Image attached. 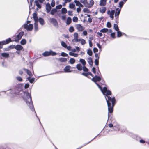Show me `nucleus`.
<instances>
[{"instance_id": "obj_59", "label": "nucleus", "mask_w": 149, "mask_h": 149, "mask_svg": "<svg viewBox=\"0 0 149 149\" xmlns=\"http://www.w3.org/2000/svg\"><path fill=\"white\" fill-rule=\"evenodd\" d=\"M106 26L108 28H111V22H108L107 23Z\"/></svg>"}, {"instance_id": "obj_14", "label": "nucleus", "mask_w": 149, "mask_h": 149, "mask_svg": "<svg viewBox=\"0 0 149 149\" xmlns=\"http://www.w3.org/2000/svg\"><path fill=\"white\" fill-rule=\"evenodd\" d=\"M76 28L79 31H82L84 29V27L80 24L76 25Z\"/></svg>"}, {"instance_id": "obj_45", "label": "nucleus", "mask_w": 149, "mask_h": 149, "mask_svg": "<svg viewBox=\"0 0 149 149\" xmlns=\"http://www.w3.org/2000/svg\"><path fill=\"white\" fill-rule=\"evenodd\" d=\"M61 72H62V71H57V72H55L54 73L50 74H47V75H42V76H39L38 77V78H39V77H43V76H46V75H51V74H58V73H61Z\"/></svg>"}, {"instance_id": "obj_13", "label": "nucleus", "mask_w": 149, "mask_h": 149, "mask_svg": "<svg viewBox=\"0 0 149 149\" xmlns=\"http://www.w3.org/2000/svg\"><path fill=\"white\" fill-rule=\"evenodd\" d=\"M33 18L34 19L35 22H38L39 18L37 16V13L36 12H35L33 14Z\"/></svg>"}, {"instance_id": "obj_21", "label": "nucleus", "mask_w": 149, "mask_h": 149, "mask_svg": "<svg viewBox=\"0 0 149 149\" xmlns=\"http://www.w3.org/2000/svg\"><path fill=\"white\" fill-rule=\"evenodd\" d=\"M33 29V25L32 24H29L27 26L26 30L27 31H31Z\"/></svg>"}, {"instance_id": "obj_29", "label": "nucleus", "mask_w": 149, "mask_h": 149, "mask_svg": "<svg viewBox=\"0 0 149 149\" xmlns=\"http://www.w3.org/2000/svg\"><path fill=\"white\" fill-rule=\"evenodd\" d=\"M38 22H36L34 23V30L35 32L37 31L38 29Z\"/></svg>"}, {"instance_id": "obj_20", "label": "nucleus", "mask_w": 149, "mask_h": 149, "mask_svg": "<svg viewBox=\"0 0 149 149\" xmlns=\"http://www.w3.org/2000/svg\"><path fill=\"white\" fill-rule=\"evenodd\" d=\"M23 70L26 72L29 76H32L33 74L30 70L25 68H23Z\"/></svg>"}, {"instance_id": "obj_30", "label": "nucleus", "mask_w": 149, "mask_h": 149, "mask_svg": "<svg viewBox=\"0 0 149 149\" xmlns=\"http://www.w3.org/2000/svg\"><path fill=\"white\" fill-rule=\"evenodd\" d=\"M36 6L39 9H40L42 7L41 4L38 3L37 1H34Z\"/></svg>"}, {"instance_id": "obj_38", "label": "nucleus", "mask_w": 149, "mask_h": 149, "mask_svg": "<svg viewBox=\"0 0 149 149\" xmlns=\"http://www.w3.org/2000/svg\"><path fill=\"white\" fill-rule=\"evenodd\" d=\"M59 60L61 62H63L67 61V59L65 58H59Z\"/></svg>"}, {"instance_id": "obj_39", "label": "nucleus", "mask_w": 149, "mask_h": 149, "mask_svg": "<svg viewBox=\"0 0 149 149\" xmlns=\"http://www.w3.org/2000/svg\"><path fill=\"white\" fill-rule=\"evenodd\" d=\"M67 12L66 8H63L61 10V13L62 14H65Z\"/></svg>"}, {"instance_id": "obj_27", "label": "nucleus", "mask_w": 149, "mask_h": 149, "mask_svg": "<svg viewBox=\"0 0 149 149\" xmlns=\"http://www.w3.org/2000/svg\"><path fill=\"white\" fill-rule=\"evenodd\" d=\"M57 10L55 8H53L50 11V14L52 15H54L57 12Z\"/></svg>"}, {"instance_id": "obj_4", "label": "nucleus", "mask_w": 149, "mask_h": 149, "mask_svg": "<svg viewBox=\"0 0 149 149\" xmlns=\"http://www.w3.org/2000/svg\"><path fill=\"white\" fill-rule=\"evenodd\" d=\"M24 32L23 31L19 32L18 34L16 36V37L14 38L15 40L13 41H15L17 43L19 42V40L21 39L24 34Z\"/></svg>"}, {"instance_id": "obj_55", "label": "nucleus", "mask_w": 149, "mask_h": 149, "mask_svg": "<svg viewBox=\"0 0 149 149\" xmlns=\"http://www.w3.org/2000/svg\"><path fill=\"white\" fill-rule=\"evenodd\" d=\"M61 56L63 57H67L68 56V55L64 52H62L61 53Z\"/></svg>"}, {"instance_id": "obj_64", "label": "nucleus", "mask_w": 149, "mask_h": 149, "mask_svg": "<svg viewBox=\"0 0 149 149\" xmlns=\"http://www.w3.org/2000/svg\"><path fill=\"white\" fill-rule=\"evenodd\" d=\"M115 32L111 33V36L113 38H115Z\"/></svg>"}, {"instance_id": "obj_43", "label": "nucleus", "mask_w": 149, "mask_h": 149, "mask_svg": "<svg viewBox=\"0 0 149 149\" xmlns=\"http://www.w3.org/2000/svg\"><path fill=\"white\" fill-rule=\"evenodd\" d=\"M109 11H107V13L108 15H109V17H110L112 19H113L114 18V14H113V13H110L109 12Z\"/></svg>"}, {"instance_id": "obj_23", "label": "nucleus", "mask_w": 149, "mask_h": 149, "mask_svg": "<svg viewBox=\"0 0 149 149\" xmlns=\"http://www.w3.org/2000/svg\"><path fill=\"white\" fill-rule=\"evenodd\" d=\"M69 7L70 9L74 10H75L76 9L75 5L73 2L69 4Z\"/></svg>"}, {"instance_id": "obj_7", "label": "nucleus", "mask_w": 149, "mask_h": 149, "mask_svg": "<svg viewBox=\"0 0 149 149\" xmlns=\"http://www.w3.org/2000/svg\"><path fill=\"white\" fill-rule=\"evenodd\" d=\"M111 94L112 93L110 90L109 89L107 90L104 95H103L104 96L106 101L108 99V98L109 97H110L109 96L111 95Z\"/></svg>"}, {"instance_id": "obj_58", "label": "nucleus", "mask_w": 149, "mask_h": 149, "mask_svg": "<svg viewBox=\"0 0 149 149\" xmlns=\"http://www.w3.org/2000/svg\"><path fill=\"white\" fill-rule=\"evenodd\" d=\"M50 5L52 7H54L55 6V1L54 0H52V1L51 5Z\"/></svg>"}, {"instance_id": "obj_63", "label": "nucleus", "mask_w": 149, "mask_h": 149, "mask_svg": "<svg viewBox=\"0 0 149 149\" xmlns=\"http://www.w3.org/2000/svg\"><path fill=\"white\" fill-rule=\"evenodd\" d=\"M8 47L9 48L10 50L11 49H13L14 48L15 49V45H10L9 46H8Z\"/></svg>"}, {"instance_id": "obj_40", "label": "nucleus", "mask_w": 149, "mask_h": 149, "mask_svg": "<svg viewBox=\"0 0 149 149\" xmlns=\"http://www.w3.org/2000/svg\"><path fill=\"white\" fill-rule=\"evenodd\" d=\"M75 61L76 60L74 58H71L69 60V62L71 64H72L75 63Z\"/></svg>"}, {"instance_id": "obj_24", "label": "nucleus", "mask_w": 149, "mask_h": 149, "mask_svg": "<svg viewBox=\"0 0 149 149\" xmlns=\"http://www.w3.org/2000/svg\"><path fill=\"white\" fill-rule=\"evenodd\" d=\"M106 9H107L106 7H102V8H100V13L103 14L105 13L106 11Z\"/></svg>"}, {"instance_id": "obj_12", "label": "nucleus", "mask_w": 149, "mask_h": 149, "mask_svg": "<svg viewBox=\"0 0 149 149\" xmlns=\"http://www.w3.org/2000/svg\"><path fill=\"white\" fill-rule=\"evenodd\" d=\"M2 41V42L1 43L3 45H5L6 44H8L10 42H11L12 41H12V40L11 38H9L7 39H6L5 40Z\"/></svg>"}, {"instance_id": "obj_34", "label": "nucleus", "mask_w": 149, "mask_h": 149, "mask_svg": "<svg viewBox=\"0 0 149 149\" xmlns=\"http://www.w3.org/2000/svg\"><path fill=\"white\" fill-rule=\"evenodd\" d=\"M87 54L90 56H92L93 55L92 51L90 48H89L87 50Z\"/></svg>"}, {"instance_id": "obj_60", "label": "nucleus", "mask_w": 149, "mask_h": 149, "mask_svg": "<svg viewBox=\"0 0 149 149\" xmlns=\"http://www.w3.org/2000/svg\"><path fill=\"white\" fill-rule=\"evenodd\" d=\"M35 81V78L34 77H32L31 78V79H30L29 82L31 83L32 84L33 82H34Z\"/></svg>"}, {"instance_id": "obj_25", "label": "nucleus", "mask_w": 149, "mask_h": 149, "mask_svg": "<svg viewBox=\"0 0 149 149\" xmlns=\"http://www.w3.org/2000/svg\"><path fill=\"white\" fill-rule=\"evenodd\" d=\"M72 22V19L70 17H68L67 18L66 23L67 25H69L71 24Z\"/></svg>"}, {"instance_id": "obj_5", "label": "nucleus", "mask_w": 149, "mask_h": 149, "mask_svg": "<svg viewBox=\"0 0 149 149\" xmlns=\"http://www.w3.org/2000/svg\"><path fill=\"white\" fill-rule=\"evenodd\" d=\"M102 78L100 76L95 75L93 77L91 80L94 82L96 83L97 82L100 81L101 80Z\"/></svg>"}, {"instance_id": "obj_46", "label": "nucleus", "mask_w": 149, "mask_h": 149, "mask_svg": "<svg viewBox=\"0 0 149 149\" xmlns=\"http://www.w3.org/2000/svg\"><path fill=\"white\" fill-rule=\"evenodd\" d=\"M83 69L82 70H83L84 72H87L89 71V69L85 66H83Z\"/></svg>"}, {"instance_id": "obj_1", "label": "nucleus", "mask_w": 149, "mask_h": 149, "mask_svg": "<svg viewBox=\"0 0 149 149\" xmlns=\"http://www.w3.org/2000/svg\"><path fill=\"white\" fill-rule=\"evenodd\" d=\"M23 92L24 93V94L25 95V96L22 97L23 99L28 106L31 110L32 111H34L36 117L38 118L40 123L41 124L40 119L37 116L35 110L32 100L31 93L28 92V90H26L25 91H23Z\"/></svg>"}, {"instance_id": "obj_37", "label": "nucleus", "mask_w": 149, "mask_h": 149, "mask_svg": "<svg viewBox=\"0 0 149 149\" xmlns=\"http://www.w3.org/2000/svg\"><path fill=\"white\" fill-rule=\"evenodd\" d=\"M80 2L83 3L84 5V6H87L86 3H88L87 0H80Z\"/></svg>"}, {"instance_id": "obj_53", "label": "nucleus", "mask_w": 149, "mask_h": 149, "mask_svg": "<svg viewBox=\"0 0 149 149\" xmlns=\"http://www.w3.org/2000/svg\"><path fill=\"white\" fill-rule=\"evenodd\" d=\"M88 62L89 64L93 63L92 58L91 57H88Z\"/></svg>"}, {"instance_id": "obj_32", "label": "nucleus", "mask_w": 149, "mask_h": 149, "mask_svg": "<svg viewBox=\"0 0 149 149\" xmlns=\"http://www.w3.org/2000/svg\"><path fill=\"white\" fill-rule=\"evenodd\" d=\"M117 32V37L118 38L121 37L123 35V34H124V33L121 32L119 30Z\"/></svg>"}, {"instance_id": "obj_6", "label": "nucleus", "mask_w": 149, "mask_h": 149, "mask_svg": "<svg viewBox=\"0 0 149 149\" xmlns=\"http://www.w3.org/2000/svg\"><path fill=\"white\" fill-rule=\"evenodd\" d=\"M121 128V126L117 123L116 125H114V126L113 129L116 131H120V132H125V130H124L123 129V130H122V129L120 130Z\"/></svg>"}, {"instance_id": "obj_8", "label": "nucleus", "mask_w": 149, "mask_h": 149, "mask_svg": "<svg viewBox=\"0 0 149 149\" xmlns=\"http://www.w3.org/2000/svg\"><path fill=\"white\" fill-rule=\"evenodd\" d=\"M50 22L52 24L55 26H58V24L57 20L54 18H50Z\"/></svg>"}, {"instance_id": "obj_16", "label": "nucleus", "mask_w": 149, "mask_h": 149, "mask_svg": "<svg viewBox=\"0 0 149 149\" xmlns=\"http://www.w3.org/2000/svg\"><path fill=\"white\" fill-rule=\"evenodd\" d=\"M94 4V1L93 0H90V3L88 2L86 3L87 6L88 8H91Z\"/></svg>"}, {"instance_id": "obj_15", "label": "nucleus", "mask_w": 149, "mask_h": 149, "mask_svg": "<svg viewBox=\"0 0 149 149\" xmlns=\"http://www.w3.org/2000/svg\"><path fill=\"white\" fill-rule=\"evenodd\" d=\"M23 47L22 45L17 44L16 45H15V49L17 51H21L23 49Z\"/></svg>"}, {"instance_id": "obj_31", "label": "nucleus", "mask_w": 149, "mask_h": 149, "mask_svg": "<svg viewBox=\"0 0 149 149\" xmlns=\"http://www.w3.org/2000/svg\"><path fill=\"white\" fill-rule=\"evenodd\" d=\"M49 54L50 56H55L57 55V53L52 50H49Z\"/></svg>"}, {"instance_id": "obj_54", "label": "nucleus", "mask_w": 149, "mask_h": 149, "mask_svg": "<svg viewBox=\"0 0 149 149\" xmlns=\"http://www.w3.org/2000/svg\"><path fill=\"white\" fill-rule=\"evenodd\" d=\"M74 37L75 40L78 38V33H75L74 34Z\"/></svg>"}, {"instance_id": "obj_41", "label": "nucleus", "mask_w": 149, "mask_h": 149, "mask_svg": "<svg viewBox=\"0 0 149 149\" xmlns=\"http://www.w3.org/2000/svg\"><path fill=\"white\" fill-rule=\"evenodd\" d=\"M108 119L107 121L109 120H111L112 118V113H108Z\"/></svg>"}, {"instance_id": "obj_52", "label": "nucleus", "mask_w": 149, "mask_h": 149, "mask_svg": "<svg viewBox=\"0 0 149 149\" xmlns=\"http://www.w3.org/2000/svg\"><path fill=\"white\" fill-rule=\"evenodd\" d=\"M72 20L74 22H77L78 21V18L76 16H74Z\"/></svg>"}, {"instance_id": "obj_22", "label": "nucleus", "mask_w": 149, "mask_h": 149, "mask_svg": "<svg viewBox=\"0 0 149 149\" xmlns=\"http://www.w3.org/2000/svg\"><path fill=\"white\" fill-rule=\"evenodd\" d=\"M106 4V0H100V5L101 6H104Z\"/></svg>"}, {"instance_id": "obj_19", "label": "nucleus", "mask_w": 149, "mask_h": 149, "mask_svg": "<svg viewBox=\"0 0 149 149\" xmlns=\"http://www.w3.org/2000/svg\"><path fill=\"white\" fill-rule=\"evenodd\" d=\"M83 67L80 63L77 64L76 66V68L79 71H81L83 69Z\"/></svg>"}, {"instance_id": "obj_26", "label": "nucleus", "mask_w": 149, "mask_h": 149, "mask_svg": "<svg viewBox=\"0 0 149 149\" xmlns=\"http://www.w3.org/2000/svg\"><path fill=\"white\" fill-rule=\"evenodd\" d=\"M42 55L44 57H45L50 56L49 51H45L42 54Z\"/></svg>"}, {"instance_id": "obj_11", "label": "nucleus", "mask_w": 149, "mask_h": 149, "mask_svg": "<svg viewBox=\"0 0 149 149\" xmlns=\"http://www.w3.org/2000/svg\"><path fill=\"white\" fill-rule=\"evenodd\" d=\"M52 6L50 4L48 3L46 5V9L47 13H48L50 12L52 9Z\"/></svg>"}, {"instance_id": "obj_33", "label": "nucleus", "mask_w": 149, "mask_h": 149, "mask_svg": "<svg viewBox=\"0 0 149 149\" xmlns=\"http://www.w3.org/2000/svg\"><path fill=\"white\" fill-rule=\"evenodd\" d=\"M27 42L25 39H22L20 41V43L22 45H24Z\"/></svg>"}, {"instance_id": "obj_3", "label": "nucleus", "mask_w": 149, "mask_h": 149, "mask_svg": "<svg viewBox=\"0 0 149 149\" xmlns=\"http://www.w3.org/2000/svg\"><path fill=\"white\" fill-rule=\"evenodd\" d=\"M23 84H19L16 85L13 88V92L12 93H14L15 94H19L20 92L22 91V87Z\"/></svg>"}, {"instance_id": "obj_50", "label": "nucleus", "mask_w": 149, "mask_h": 149, "mask_svg": "<svg viewBox=\"0 0 149 149\" xmlns=\"http://www.w3.org/2000/svg\"><path fill=\"white\" fill-rule=\"evenodd\" d=\"M69 31L70 32L72 33L74 31V29L73 26H70L69 29Z\"/></svg>"}, {"instance_id": "obj_18", "label": "nucleus", "mask_w": 149, "mask_h": 149, "mask_svg": "<svg viewBox=\"0 0 149 149\" xmlns=\"http://www.w3.org/2000/svg\"><path fill=\"white\" fill-rule=\"evenodd\" d=\"M38 21H39L40 24L42 25H43L45 24V21L44 19L41 17H40L39 18Z\"/></svg>"}, {"instance_id": "obj_36", "label": "nucleus", "mask_w": 149, "mask_h": 149, "mask_svg": "<svg viewBox=\"0 0 149 149\" xmlns=\"http://www.w3.org/2000/svg\"><path fill=\"white\" fill-rule=\"evenodd\" d=\"M108 31V29L107 28H104L100 30V32L105 33L107 32Z\"/></svg>"}, {"instance_id": "obj_61", "label": "nucleus", "mask_w": 149, "mask_h": 149, "mask_svg": "<svg viewBox=\"0 0 149 149\" xmlns=\"http://www.w3.org/2000/svg\"><path fill=\"white\" fill-rule=\"evenodd\" d=\"M81 74L83 76L88 77V72H83L81 73Z\"/></svg>"}, {"instance_id": "obj_47", "label": "nucleus", "mask_w": 149, "mask_h": 149, "mask_svg": "<svg viewBox=\"0 0 149 149\" xmlns=\"http://www.w3.org/2000/svg\"><path fill=\"white\" fill-rule=\"evenodd\" d=\"M61 46L65 48H66V47H67V45L63 41H62L61 42Z\"/></svg>"}, {"instance_id": "obj_28", "label": "nucleus", "mask_w": 149, "mask_h": 149, "mask_svg": "<svg viewBox=\"0 0 149 149\" xmlns=\"http://www.w3.org/2000/svg\"><path fill=\"white\" fill-rule=\"evenodd\" d=\"M108 90L107 87L106 86H104L103 88V89L102 88L100 91L103 95H104V94L105 93L106 91H107V90Z\"/></svg>"}, {"instance_id": "obj_57", "label": "nucleus", "mask_w": 149, "mask_h": 149, "mask_svg": "<svg viewBox=\"0 0 149 149\" xmlns=\"http://www.w3.org/2000/svg\"><path fill=\"white\" fill-rule=\"evenodd\" d=\"M95 64L98 66V65H99V59H95Z\"/></svg>"}, {"instance_id": "obj_9", "label": "nucleus", "mask_w": 149, "mask_h": 149, "mask_svg": "<svg viewBox=\"0 0 149 149\" xmlns=\"http://www.w3.org/2000/svg\"><path fill=\"white\" fill-rule=\"evenodd\" d=\"M121 11V9L119 8H117L115 10V16L118 18V16L120 13Z\"/></svg>"}, {"instance_id": "obj_35", "label": "nucleus", "mask_w": 149, "mask_h": 149, "mask_svg": "<svg viewBox=\"0 0 149 149\" xmlns=\"http://www.w3.org/2000/svg\"><path fill=\"white\" fill-rule=\"evenodd\" d=\"M79 61L82 63L83 66L86 65V62L84 59L81 58L79 60Z\"/></svg>"}, {"instance_id": "obj_48", "label": "nucleus", "mask_w": 149, "mask_h": 149, "mask_svg": "<svg viewBox=\"0 0 149 149\" xmlns=\"http://www.w3.org/2000/svg\"><path fill=\"white\" fill-rule=\"evenodd\" d=\"M83 11L84 13H91V12L87 8H84L83 10Z\"/></svg>"}, {"instance_id": "obj_62", "label": "nucleus", "mask_w": 149, "mask_h": 149, "mask_svg": "<svg viewBox=\"0 0 149 149\" xmlns=\"http://www.w3.org/2000/svg\"><path fill=\"white\" fill-rule=\"evenodd\" d=\"M81 44L82 45H84L86 43L85 40L84 39H82V38L81 40Z\"/></svg>"}, {"instance_id": "obj_17", "label": "nucleus", "mask_w": 149, "mask_h": 149, "mask_svg": "<svg viewBox=\"0 0 149 149\" xmlns=\"http://www.w3.org/2000/svg\"><path fill=\"white\" fill-rule=\"evenodd\" d=\"M1 56L5 58H7L9 57V54L8 52H3L1 54Z\"/></svg>"}, {"instance_id": "obj_44", "label": "nucleus", "mask_w": 149, "mask_h": 149, "mask_svg": "<svg viewBox=\"0 0 149 149\" xmlns=\"http://www.w3.org/2000/svg\"><path fill=\"white\" fill-rule=\"evenodd\" d=\"M125 4V3H124V2L121 1H120L118 3V6L120 8H121L122 7H123L124 4Z\"/></svg>"}, {"instance_id": "obj_10", "label": "nucleus", "mask_w": 149, "mask_h": 149, "mask_svg": "<svg viewBox=\"0 0 149 149\" xmlns=\"http://www.w3.org/2000/svg\"><path fill=\"white\" fill-rule=\"evenodd\" d=\"M71 67L70 65H67L63 69L64 72L65 73H70L72 72V71L70 70Z\"/></svg>"}, {"instance_id": "obj_2", "label": "nucleus", "mask_w": 149, "mask_h": 149, "mask_svg": "<svg viewBox=\"0 0 149 149\" xmlns=\"http://www.w3.org/2000/svg\"><path fill=\"white\" fill-rule=\"evenodd\" d=\"M108 107V113H112L113 110V107L116 103V99L114 97L111 98L109 97L107 100Z\"/></svg>"}, {"instance_id": "obj_42", "label": "nucleus", "mask_w": 149, "mask_h": 149, "mask_svg": "<svg viewBox=\"0 0 149 149\" xmlns=\"http://www.w3.org/2000/svg\"><path fill=\"white\" fill-rule=\"evenodd\" d=\"M113 28L115 31H117L119 30V27L117 24H114L113 25Z\"/></svg>"}, {"instance_id": "obj_49", "label": "nucleus", "mask_w": 149, "mask_h": 149, "mask_svg": "<svg viewBox=\"0 0 149 149\" xmlns=\"http://www.w3.org/2000/svg\"><path fill=\"white\" fill-rule=\"evenodd\" d=\"M74 2L76 4V5L77 6H79L81 4V3L78 0H75L74 1Z\"/></svg>"}, {"instance_id": "obj_56", "label": "nucleus", "mask_w": 149, "mask_h": 149, "mask_svg": "<svg viewBox=\"0 0 149 149\" xmlns=\"http://www.w3.org/2000/svg\"><path fill=\"white\" fill-rule=\"evenodd\" d=\"M62 7V5L61 4H59L55 8L56 10L60 9Z\"/></svg>"}, {"instance_id": "obj_51", "label": "nucleus", "mask_w": 149, "mask_h": 149, "mask_svg": "<svg viewBox=\"0 0 149 149\" xmlns=\"http://www.w3.org/2000/svg\"><path fill=\"white\" fill-rule=\"evenodd\" d=\"M16 78L17 79L19 82H22L23 80L22 78L19 76L17 77Z\"/></svg>"}]
</instances>
